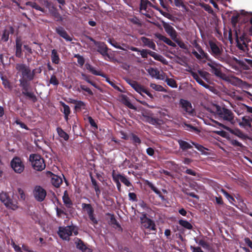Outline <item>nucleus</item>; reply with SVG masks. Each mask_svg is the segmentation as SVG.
<instances>
[{
    "instance_id": "f257e3e1",
    "label": "nucleus",
    "mask_w": 252,
    "mask_h": 252,
    "mask_svg": "<svg viewBox=\"0 0 252 252\" xmlns=\"http://www.w3.org/2000/svg\"><path fill=\"white\" fill-rule=\"evenodd\" d=\"M215 106L214 113L219 120L230 122L231 124L234 123V115L231 110L218 105H215Z\"/></svg>"
},
{
    "instance_id": "f03ea898",
    "label": "nucleus",
    "mask_w": 252,
    "mask_h": 252,
    "mask_svg": "<svg viewBox=\"0 0 252 252\" xmlns=\"http://www.w3.org/2000/svg\"><path fill=\"white\" fill-rule=\"evenodd\" d=\"M210 50L209 52L214 57L221 62L226 61V56L223 54V50L221 46H218L216 43L212 40H209L208 42Z\"/></svg>"
},
{
    "instance_id": "7ed1b4c3",
    "label": "nucleus",
    "mask_w": 252,
    "mask_h": 252,
    "mask_svg": "<svg viewBox=\"0 0 252 252\" xmlns=\"http://www.w3.org/2000/svg\"><path fill=\"white\" fill-rule=\"evenodd\" d=\"M29 160L32 163V166L34 169L37 171H42L45 167L44 160L39 155H30Z\"/></svg>"
},
{
    "instance_id": "20e7f679",
    "label": "nucleus",
    "mask_w": 252,
    "mask_h": 252,
    "mask_svg": "<svg viewBox=\"0 0 252 252\" xmlns=\"http://www.w3.org/2000/svg\"><path fill=\"white\" fill-rule=\"evenodd\" d=\"M20 85L22 88V94L31 99L33 102H35L37 100L36 95L33 92L28 91L30 83L26 79H20Z\"/></svg>"
},
{
    "instance_id": "39448f33",
    "label": "nucleus",
    "mask_w": 252,
    "mask_h": 252,
    "mask_svg": "<svg viewBox=\"0 0 252 252\" xmlns=\"http://www.w3.org/2000/svg\"><path fill=\"white\" fill-rule=\"evenodd\" d=\"M140 220L142 227L148 229L150 231H155L156 232L157 229L155 222L151 219L147 217V214L143 213L140 217ZM155 232L154 233H155Z\"/></svg>"
},
{
    "instance_id": "423d86ee",
    "label": "nucleus",
    "mask_w": 252,
    "mask_h": 252,
    "mask_svg": "<svg viewBox=\"0 0 252 252\" xmlns=\"http://www.w3.org/2000/svg\"><path fill=\"white\" fill-rule=\"evenodd\" d=\"M126 82L138 93L142 95V93L146 94L150 98H153V94L147 89L142 87L137 82L132 80H127Z\"/></svg>"
},
{
    "instance_id": "0eeeda50",
    "label": "nucleus",
    "mask_w": 252,
    "mask_h": 252,
    "mask_svg": "<svg viewBox=\"0 0 252 252\" xmlns=\"http://www.w3.org/2000/svg\"><path fill=\"white\" fill-rule=\"evenodd\" d=\"M16 69L21 72L22 75L24 78L27 79L29 81L33 79L32 71L29 67L23 63H17L16 65Z\"/></svg>"
},
{
    "instance_id": "6e6552de",
    "label": "nucleus",
    "mask_w": 252,
    "mask_h": 252,
    "mask_svg": "<svg viewBox=\"0 0 252 252\" xmlns=\"http://www.w3.org/2000/svg\"><path fill=\"white\" fill-rule=\"evenodd\" d=\"M91 40L94 43V45L97 47V52H98L102 56L106 57L110 59V56L108 53V51L109 49L104 42L96 41L92 38H91Z\"/></svg>"
},
{
    "instance_id": "1a4fd4ad",
    "label": "nucleus",
    "mask_w": 252,
    "mask_h": 252,
    "mask_svg": "<svg viewBox=\"0 0 252 252\" xmlns=\"http://www.w3.org/2000/svg\"><path fill=\"white\" fill-rule=\"evenodd\" d=\"M0 200L7 208L14 210L18 208L17 205L13 203L6 192H2L0 193Z\"/></svg>"
},
{
    "instance_id": "9d476101",
    "label": "nucleus",
    "mask_w": 252,
    "mask_h": 252,
    "mask_svg": "<svg viewBox=\"0 0 252 252\" xmlns=\"http://www.w3.org/2000/svg\"><path fill=\"white\" fill-rule=\"evenodd\" d=\"M179 105L187 114L190 116L194 115V110L192 108V105L189 101L181 98L179 101Z\"/></svg>"
},
{
    "instance_id": "9b49d317",
    "label": "nucleus",
    "mask_w": 252,
    "mask_h": 252,
    "mask_svg": "<svg viewBox=\"0 0 252 252\" xmlns=\"http://www.w3.org/2000/svg\"><path fill=\"white\" fill-rule=\"evenodd\" d=\"M33 194L36 200L42 202L46 196V191L41 186H36L33 190Z\"/></svg>"
},
{
    "instance_id": "f8f14e48",
    "label": "nucleus",
    "mask_w": 252,
    "mask_h": 252,
    "mask_svg": "<svg viewBox=\"0 0 252 252\" xmlns=\"http://www.w3.org/2000/svg\"><path fill=\"white\" fill-rule=\"evenodd\" d=\"M11 166L15 172L22 173L24 169V165L21 158L19 157H15L11 161Z\"/></svg>"
},
{
    "instance_id": "ddd939ff",
    "label": "nucleus",
    "mask_w": 252,
    "mask_h": 252,
    "mask_svg": "<svg viewBox=\"0 0 252 252\" xmlns=\"http://www.w3.org/2000/svg\"><path fill=\"white\" fill-rule=\"evenodd\" d=\"M217 123L220 126L225 128V129L228 130L231 133L238 136L240 138L243 140H246L248 138V136L247 134H245L241 131L240 129L238 128L231 129L226 126H225L222 124H220L219 122H217Z\"/></svg>"
},
{
    "instance_id": "4468645a",
    "label": "nucleus",
    "mask_w": 252,
    "mask_h": 252,
    "mask_svg": "<svg viewBox=\"0 0 252 252\" xmlns=\"http://www.w3.org/2000/svg\"><path fill=\"white\" fill-rule=\"evenodd\" d=\"M78 233V228L74 225H71L64 227V240L69 241V236L73 234L74 235H77Z\"/></svg>"
},
{
    "instance_id": "2eb2a0df",
    "label": "nucleus",
    "mask_w": 252,
    "mask_h": 252,
    "mask_svg": "<svg viewBox=\"0 0 252 252\" xmlns=\"http://www.w3.org/2000/svg\"><path fill=\"white\" fill-rule=\"evenodd\" d=\"M161 23L165 30V31L171 37V38L173 40H175L176 38H177V32L174 28L169 24L164 22V21H161Z\"/></svg>"
},
{
    "instance_id": "dca6fc26",
    "label": "nucleus",
    "mask_w": 252,
    "mask_h": 252,
    "mask_svg": "<svg viewBox=\"0 0 252 252\" xmlns=\"http://www.w3.org/2000/svg\"><path fill=\"white\" fill-rule=\"evenodd\" d=\"M46 174L47 176L50 178V182L55 187H59L62 183V178L58 175L53 174L50 171H47Z\"/></svg>"
},
{
    "instance_id": "f3484780",
    "label": "nucleus",
    "mask_w": 252,
    "mask_h": 252,
    "mask_svg": "<svg viewBox=\"0 0 252 252\" xmlns=\"http://www.w3.org/2000/svg\"><path fill=\"white\" fill-rule=\"evenodd\" d=\"M235 36L237 47L241 50L243 49L244 46H247L246 44V37L245 34L243 33L240 37H239L238 32L236 31Z\"/></svg>"
},
{
    "instance_id": "a211bd4d",
    "label": "nucleus",
    "mask_w": 252,
    "mask_h": 252,
    "mask_svg": "<svg viewBox=\"0 0 252 252\" xmlns=\"http://www.w3.org/2000/svg\"><path fill=\"white\" fill-rule=\"evenodd\" d=\"M140 40L143 43V46L147 47L153 50H156V45L153 40L145 36H142Z\"/></svg>"
},
{
    "instance_id": "6ab92c4d",
    "label": "nucleus",
    "mask_w": 252,
    "mask_h": 252,
    "mask_svg": "<svg viewBox=\"0 0 252 252\" xmlns=\"http://www.w3.org/2000/svg\"><path fill=\"white\" fill-rule=\"evenodd\" d=\"M22 41L21 37H18L16 39L15 55L18 58H21L22 56Z\"/></svg>"
},
{
    "instance_id": "aec40b11",
    "label": "nucleus",
    "mask_w": 252,
    "mask_h": 252,
    "mask_svg": "<svg viewBox=\"0 0 252 252\" xmlns=\"http://www.w3.org/2000/svg\"><path fill=\"white\" fill-rule=\"evenodd\" d=\"M155 35L156 37L159 39L160 40L163 41L167 45L173 47H176V44L173 42H172L169 38L166 37V36L158 33H156Z\"/></svg>"
},
{
    "instance_id": "412c9836",
    "label": "nucleus",
    "mask_w": 252,
    "mask_h": 252,
    "mask_svg": "<svg viewBox=\"0 0 252 252\" xmlns=\"http://www.w3.org/2000/svg\"><path fill=\"white\" fill-rule=\"evenodd\" d=\"M76 247L77 249L81 250L83 252H92V250L87 247L82 240L77 238Z\"/></svg>"
},
{
    "instance_id": "4be33fe9",
    "label": "nucleus",
    "mask_w": 252,
    "mask_h": 252,
    "mask_svg": "<svg viewBox=\"0 0 252 252\" xmlns=\"http://www.w3.org/2000/svg\"><path fill=\"white\" fill-rule=\"evenodd\" d=\"M85 67L87 70H88L93 74L95 75L100 76L101 77H105L106 74L101 72L100 71H98L95 69L94 67L90 63H87L85 64Z\"/></svg>"
},
{
    "instance_id": "5701e85b",
    "label": "nucleus",
    "mask_w": 252,
    "mask_h": 252,
    "mask_svg": "<svg viewBox=\"0 0 252 252\" xmlns=\"http://www.w3.org/2000/svg\"><path fill=\"white\" fill-rule=\"evenodd\" d=\"M121 98L122 102L128 108L133 110H135L136 109L135 106L130 102V99L127 95L122 94L121 96Z\"/></svg>"
},
{
    "instance_id": "b1692460",
    "label": "nucleus",
    "mask_w": 252,
    "mask_h": 252,
    "mask_svg": "<svg viewBox=\"0 0 252 252\" xmlns=\"http://www.w3.org/2000/svg\"><path fill=\"white\" fill-rule=\"evenodd\" d=\"M149 55L152 57L155 60L161 62L164 64H167L168 63V62L162 56L158 54L155 52L150 51L149 52Z\"/></svg>"
},
{
    "instance_id": "393cba45",
    "label": "nucleus",
    "mask_w": 252,
    "mask_h": 252,
    "mask_svg": "<svg viewBox=\"0 0 252 252\" xmlns=\"http://www.w3.org/2000/svg\"><path fill=\"white\" fill-rule=\"evenodd\" d=\"M207 65L211 67V72L214 74L216 76L221 77L222 73L220 68H217L215 65V63H208Z\"/></svg>"
},
{
    "instance_id": "a878e982",
    "label": "nucleus",
    "mask_w": 252,
    "mask_h": 252,
    "mask_svg": "<svg viewBox=\"0 0 252 252\" xmlns=\"http://www.w3.org/2000/svg\"><path fill=\"white\" fill-rule=\"evenodd\" d=\"M190 74L193 77L194 79L195 80V81L199 84L200 85L202 86L205 88H208L209 87V85L205 83L200 78V77L199 76V75L193 71L190 72Z\"/></svg>"
},
{
    "instance_id": "bb28decb",
    "label": "nucleus",
    "mask_w": 252,
    "mask_h": 252,
    "mask_svg": "<svg viewBox=\"0 0 252 252\" xmlns=\"http://www.w3.org/2000/svg\"><path fill=\"white\" fill-rule=\"evenodd\" d=\"M242 122L239 123V125L243 127L246 126L251 127V123L252 122V119L250 117L244 116L242 119Z\"/></svg>"
},
{
    "instance_id": "cd10ccee",
    "label": "nucleus",
    "mask_w": 252,
    "mask_h": 252,
    "mask_svg": "<svg viewBox=\"0 0 252 252\" xmlns=\"http://www.w3.org/2000/svg\"><path fill=\"white\" fill-rule=\"evenodd\" d=\"M90 176L92 185H93L94 188L95 190L96 195L98 198H99L101 193V190L100 189L97 183V181L93 177L92 174H90Z\"/></svg>"
},
{
    "instance_id": "c85d7f7f",
    "label": "nucleus",
    "mask_w": 252,
    "mask_h": 252,
    "mask_svg": "<svg viewBox=\"0 0 252 252\" xmlns=\"http://www.w3.org/2000/svg\"><path fill=\"white\" fill-rule=\"evenodd\" d=\"M147 185L153 191L158 195L162 200L164 199V196L162 194L160 191L151 182L147 181Z\"/></svg>"
},
{
    "instance_id": "c756f323",
    "label": "nucleus",
    "mask_w": 252,
    "mask_h": 252,
    "mask_svg": "<svg viewBox=\"0 0 252 252\" xmlns=\"http://www.w3.org/2000/svg\"><path fill=\"white\" fill-rule=\"evenodd\" d=\"M178 142L180 148L183 151H185L188 149H191L192 147L189 143L184 140H179Z\"/></svg>"
},
{
    "instance_id": "7c9ffc66",
    "label": "nucleus",
    "mask_w": 252,
    "mask_h": 252,
    "mask_svg": "<svg viewBox=\"0 0 252 252\" xmlns=\"http://www.w3.org/2000/svg\"><path fill=\"white\" fill-rule=\"evenodd\" d=\"M106 216H108L110 217V220L109 221V223L111 224L113 227L116 226L117 227L121 228L120 224L118 222L117 220L115 218V216L114 214H111L109 213H107Z\"/></svg>"
},
{
    "instance_id": "2f4dec72",
    "label": "nucleus",
    "mask_w": 252,
    "mask_h": 252,
    "mask_svg": "<svg viewBox=\"0 0 252 252\" xmlns=\"http://www.w3.org/2000/svg\"><path fill=\"white\" fill-rule=\"evenodd\" d=\"M182 49L185 50V53L186 54L189 53L188 45L185 43L183 41L178 39L176 38L175 40H173Z\"/></svg>"
},
{
    "instance_id": "473e14b6",
    "label": "nucleus",
    "mask_w": 252,
    "mask_h": 252,
    "mask_svg": "<svg viewBox=\"0 0 252 252\" xmlns=\"http://www.w3.org/2000/svg\"><path fill=\"white\" fill-rule=\"evenodd\" d=\"M82 207L86 211L88 216L94 213V209L91 204L82 203Z\"/></svg>"
},
{
    "instance_id": "72a5a7b5",
    "label": "nucleus",
    "mask_w": 252,
    "mask_h": 252,
    "mask_svg": "<svg viewBox=\"0 0 252 252\" xmlns=\"http://www.w3.org/2000/svg\"><path fill=\"white\" fill-rule=\"evenodd\" d=\"M196 50L198 51L199 53V55L201 56V60L203 59H205L206 60L209 61L210 58L208 54L206 53L203 49L202 48L201 46H196Z\"/></svg>"
},
{
    "instance_id": "f704fd0d",
    "label": "nucleus",
    "mask_w": 252,
    "mask_h": 252,
    "mask_svg": "<svg viewBox=\"0 0 252 252\" xmlns=\"http://www.w3.org/2000/svg\"><path fill=\"white\" fill-rule=\"evenodd\" d=\"M178 223L181 226L186 229L189 230H191L192 229L193 226L192 224L186 220H180L178 221Z\"/></svg>"
},
{
    "instance_id": "c9c22d12",
    "label": "nucleus",
    "mask_w": 252,
    "mask_h": 252,
    "mask_svg": "<svg viewBox=\"0 0 252 252\" xmlns=\"http://www.w3.org/2000/svg\"><path fill=\"white\" fill-rule=\"evenodd\" d=\"M108 43H109L112 46L115 47L117 49H121L124 51L126 50L121 46L120 45L119 43H118L114 38H109L107 40Z\"/></svg>"
},
{
    "instance_id": "e433bc0d",
    "label": "nucleus",
    "mask_w": 252,
    "mask_h": 252,
    "mask_svg": "<svg viewBox=\"0 0 252 252\" xmlns=\"http://www.w3.org/2000/svg\"><path fill=\"white\" fill-rule=\"evenodd\" d=\"M81 76H82V79L84 80L85 81H86L87 83L90 84L91 85H92L93 86H94V88H97V85L96 84L92 81V80H90V76L85 73H82L81 74Z\"/></svg>"
},
{
    "instance_id": "4c0bfd02",
    "label": "nucleus",
    "mask_w": 252,
    "mask_h": 252,
    "mask_svg": "<svg viewBox=\"0 0 252 252\" xmlns=\"http://www.w3.org/2000/svg\"><path fill=\"white\" fill-rule=\"evenodd\" d=\"M51 59L53 63L56 64H58L59 63L60 59L55 49H53L52 51Z\"/></svg>"
},
{
    "instance_id": "58836bf2",
    "label": "nucleus",
    "mask_w": 252,
    "mask_h": 252,
    "mask_svg": "<svg viewBox=\"0 0 252 252\" xmlns=\"http://www.w3.org/2000/svg\"><path fill=\"white\" fill-rule=\"evenodd\" d=\"M86 104L82 101H77L75 103V109L76 111L81 110V109H87Z\"/></svg>"
},
{
    "instance_id": "ea45409f",
    "label": "nucleus",
    "mask_w": 252,
    "mask_h": 252,
    "mask_svg": "<svg viewBox=\"0 0 252 252\" xmlns=\"http://www.w3.org/2000/svg\"><path fill=\"white\" fill-rule=\"evenodd\" d=\"M130 140L135 145H137V144H140L141 142L140 138L134 133H131L130 136Z\"/></svg>"
},
{
    "instance_id": "a19ab883",
    "label": "nucleus",
    "mask_w": 252,
    "mask_h": 252,
    "mask_svg": "<svg viewBox=\"0 0 252 252\" xmlns=\"http://www.w3.org/2000/svg\"><path fill=\"white\" fill-rule=\"evenodd\" d=\"M192 144L194 146L195 148L196 149H197V150H198L199 151L201 152L202 154H204V155L207 154V153L205 152V150H208V149L205 148L204 147H203V146H202L199 144H197V143H196L194 142H192Z\"/></svg>"
},
{
    "instance_id": "79ce46f5",
    "label": "nucleus",
    "mask_w": 252,
    "mask_h": 252,
    "mask_svg": "<svg viewBox=\"0 0 252 252\" xmlns=\"http://www.w3.org/2000/svg\"><path fill=\"white\" fill-rule=\"evenodd\" d=\"M26 5H29L36 10H39V11H41L42 12H43V11H44L43 8L41 7L39 5H38L35 2H34L28 1L26 3Z\"/></svg>"
},
{
    "instance_id": "37998d69",
    "label": "nucleus",
    "mask_w": 252,
    "mask_h": 252,
    "mask_svg": "<svg viewBox=\"0 0 252 252\" xmlns=\"http://www.w3.org/2000/svg\"><path fill=\"white\" fill-rule=\"evenodd\" d=\"M159 120L157 118H155L152 117L147 116L146 117V121L153 125L158 124Z\"/></svg>"
},
{
    "instance_id": "c03bdc74",
    "label": "nucleus",
    "mask_w": 252,
    "mask_h": 252,
    "mask_svg": "<svg viewBox=\"0 0 252 252\" xmlns=\"http://www.w3.org/2000/svg\"><path fill=\"white\" fill-rule=\"evenodd\" d=\"M165 81L167 84L172 88H176L177 87L176 81L172 78H167Z\"/></svg>"
},
{
    "instance_id": "a18cd8bd",
    "label": "nucleus",
    "mask_w": 252,
    "mask_h": 252,
    "mask_svg": "<svg viewBox=\"0 0 252 252\" xmlns=\"http://www.w3.org/2000/svg\"><path fill=\"white\" fill-rule=\"evenodd\" d=\"M150 87L155 90L156 91H159V92H164L165 89L164 88L159 85H157L155 83H151L150 84Z\"/></svg>"
},
{
    "instance_id": "49530a36",
    "label": "nucleus",
    "mask_w": 252,
    "mask_h": 252,
    "mask_svg": "<svg viewBox=\"0 0 252 252\" xmlns=\"http://www.w3.org/2000/svg\"><path fill=\"white\" fill-rule=\"evenodd\" d=\"M0 78L1 80L2 81V84L4 86L5 88H10L11 86L10 84V83L9 81L6 78V76H4L2 75V74H1L0 75Z\"/></svg>"
},
{
    "instance_id": "de8ad7c7",
    "label": "nucleus",
    "mask_w": 252,
    "mask_h": 252,
    "mask_svg": "<svg viewBox=\"0 0 252 252\" xmlns=\"http://www.w3.org/2000/svg\"><path fill=\"white\" fill-rule=\"evenodd\" d=\"M239 17V13H236V14L233 15L231 18V23L233 26V27H235L237 24L238 22V19Z\"/></svg>"
},
{
    "instance_id": "09e8293b",
    "label": "nucleus",
    "mask_w": 252,
    "mask_h": 252,
    "mask_svg": "<svg viewBox=\"0 0 252 252\" xmlns=\"http://www.w3.org/2000/svg\"><path fill=\"white\" fill-rule=\"evenodd\" d=\"M87 119H88L91 126L94 127V130H96L98 128V126L96 123L95 122L94 120L92 118V117L87 116Z\"/></svg>"
},
{
    "instance_id": "8fccbe9b",
    "label": "nucleus",
    "mask_w": 252,
    "mask_h": 252,
    "mask_svg": "<svg viewBox=\"0 0 252 252\" xmlns=\"http://www.w3.org/2000/svg\"><path fill=\"white\" fill-rule=\"evenodd\" d=\"M185 126L187 127L186 130L190 131H197L199 132L197 127L194 126L190 124H188L187 123H184Z\"/></svg>"
},
{
    "instance_id": "3c124183",
    "label": "nucleus",
    "mask_w": 252,
    "mask_h": 252,
    "mask_svg": "<svg viewBox=\"0 0 252 252\" xmlns=\"http://www.w3.org/2000/svg\"><path fill=\"white\" fill-rule=\"evenodd\" d=\"M75 57L77 58V63L80 66H82L85 63V59L83 56L77 54L75 55Z\"/></svg>"
},
{
    "instance_id": "603ef678",
    "label": "nucleus",
    "mask_w": 252,
    "mask_h": 252,
    "mask_svg": "<svg viewBox=\"0 0 252 252\" xmlns=\"http://www.w3.org/2000/svg\"><path fill=\"white\" fill-rule=\"evenodd\" d=\"M221 192L223 195L227 198V199L230 201L232 202L235 201L234 197L230 194H229L224 189H221Z\"/></svg>"
},
{
    "instance_id": "864d4df0",
    "label": "nucleus",
    "mask_w": 252,
    "mask_h": 252,
    "mask_svg": "<svg viewBox=\"0 0 252 252\" xmlns=\"http://www.w3.org/2000/svg\"><path fill=\"white\" fill-rule=\"evenodd\" d=\"M72 201L69 197H65V194H64V205L68 208H70L72 207Z\"/></svg>"
},
{
    "instance_id": "5fc2aeb1",
    "label": "nucleus",
    "mask_w": 252,
    "mask_h": 252,
    "mask_svg": "<svg viewBox=\"0 0 252 252\" xmlns=\"http://www.w3.org/2000/svg\"><path fill=\"white\" fill-rule=\"evenodd\" d=\"M70 110L69 107L64 104V116L65 119L67 121L68 120V115L70 114Z\"/></svg>"
},
{
    "instance_id": "6e6d98bb",
    "label": "nucleus",
    "mask_w": 252,
    "mask_h": 252,
    "mask_svg": "<svg viewBox=\"0 0 252 252\" xmlns=\"http://www.w3.org/2000/svg\"><path fill=\"white\" fill-rule=\"evenodd\" d=\"M121 178V181L127 187H130L131 186V183L128 181V180L123 175H120L119 176Z\"/></svg>"
},
{
    "instance_id": "4d7b16f0",
    "label": "nucleus",
    "mask_w": 252,
    "mask_h": 252,
    "mask_svg": "<svg viewBox=\"0 0 252 252\" xmlns=\"http://www.w3.org/2000/svg\"><path fill=\"white\" fill-rule=\"evenodd\" d=\"M129 21L134 25H136L138 26H141V23L139 19L137 17H134L132 18H129Z\"/></svg>"
},
{
    "instance_id": "13d9d810",
    "label": "nucleus",
    "mask_w": 252,
    "mask_h": 252,
    "mask_svg": "<svg viewBox=\"0 0 252 252\" xmlns=\"http://www.w3.org/2000/svg\"><path fill=\"white\" fill-rule=\"evenodd\" d=\"M151 50L147 49H142L140 50L139 52L140 53V55L143 58H147L148 55H149V52Z\"/></svg>"
},
{
    "instance_id": "bf43d9fd",
    "label": "nucleus",
    "mask_w": 252,
    "mask_h": 252,
    "mask_svg": "<svg viewBox=\"0 0 252 252\" xmlns=\"http://www.w3.org/2000/svg\"><path fill=\"white\" fill-rule=\"evenodd\" d=\"M230 143L235 147H239L241 148L243 147V144L235 139H230L229 140Z\"/></svg>"
},
{
    "instance_id": "052dcab7",
    "label": "nucleus",
    "mask_w": 252,
    "mask_h": 252,
    "mask_svg": "<svg viewBox=\"0 0 252 252\" xmlns=\"http://www.w3.org/2000/svg\"><path fill=\"white\" fill-rule=\"evenodd\" d=\"M198 73L199 76L202 77L205 79H207V78L209 75V73L207 72L201 70H198Z\"/></svg>"
},
{
    "instance_id": "680f3d73",
    "label": "nucleus",
    "mask_w": 252,
    "mask_h": 252,
    "mask_svg": "<svg viewBox=\"0 0 252 252\" xmlns=\"http://www.w3.org/2000/svg\"><path fill=\"white\" fill-rule=\"evenodd\" d=\"M80 88H81L82 90H83V91H85V92H87V93H88V94H89L90 95H93V94H93V92L91 91V90L90 88H89L87 87H86V86H85V85H81V86H80Z\"/></svg>"
},
{
    "instance_id": "e2e57ef3",
    "label": "nucleus",
    "mask_w": 252,
    "mask_h": 252,
    "mask_svg": "<svg viewBox=\"0 0 252 252\" xmlns=\"http://www.w3.org/2000/svg\"><path fill=\"white\" fill-rule=\"evenodd\" d=\"M122 166L124 168H126V167L130 168L131 163L130 160L126 158L125 160L122 163Z\"/></svg>"
},
{
    "instance_id": "0e129e2a",
    "label": "nucleus",
    "mask_w": 252,
    "mask_h": 252,
    "mask_svg": "<svg viewBox=\"0 0 252 252\" xmlns=\"http://www.w3.org/2000/svg\"><path fill=\"white\" fill-rule=\"evenodd\" d=\"M89 219L92 221V223L94 224H97L98 223V221L94 217V213L92 214H91L88 216Z\"/></svg>"
},
{
    "instance_id": "69168bd1",
    "label": "nucleus",
    "mask_w": 252,
    "mask_h": 252,
    "mask_svg": "<svg viewBox=\"0 0 252 252\" xmlns=\"http://www.w3.org/2000/svg\"><path fill=\"white\" fill-rule=\"evenodd\" d=\"M41 71H42V69H41V67H39V68L33 69L32 71V75L33 78H34L36 74H37V73L39 74L41 72Z\"/></svg>"
},
{
    "instance_id": "338daca9",
    "label": "nucleus",
    "mask_w": 252,
    "mask_h": 252,
    "mask_svg": "<svg viewBox=\"0 0 252 252\" xmlns=\"http://www.w3.org/2000/svg\"><path fill=\"white\" fill-rule=\"evenodd\" d=\"M50 83L54 85H56L59 84V82H58L56 77L55 75H52L51 77V78L50 80Z\"/></svg>"
},
{
    "instance_id": "774afa93",
    "label": "nucleus",
    "mask_w": 252,
    "mask_h": 252,
    "mask_svg": "<svg viewBox=\"0 0 252 252\" xmlns=\"http://www.w3.org/2000/svg\"><path fill=\"white\" fill-rule=\"evenodd\" d=\"M128 197L129 199L133 201H137V198L136 194L134 192H129L128 193Z\"/></svg>"
}]
</instances>
